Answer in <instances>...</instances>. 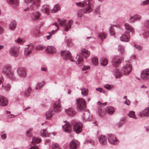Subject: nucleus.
I'll return each instance as SVG.
<instances>
[{
  "label": "nucleus",
  "instance_id": "nucleus-22",
  "mask_svg": "<svg viewBox=\"0 0 149 149\" xmlns=\"http://www.w3.org/2000/svg\"><path fill=\"white\" fill-rule=\"evenodd\" d=\"M9 4H12L13 6L16 7L19 5L18 0H6Z\"/></svg>",
  "mask_w": 149,
  "mask_h": 149
},
{
  "label": "nucleus",
  "instance_id": "nucleus-53",
  "mask_svg": "<svg viewBox=\"0 0 149 149\" xmlns=\"http://www.w3.org/2000/svg\"><path fill=\"white\" fill-rule=\"evenodd\" d=\"M104 88L107 90H109L111 88V86L109 84H106L104 86Z\"/></svg>",
  "mask_w": 149,
  "mask_h": 149
},
{
  "label": "nucleus",
  "instance_id": "nucleus-13",
  "mask_svg": "<svg viewBox=\"0 0 149 149\" xmlns=\"http://www.w3.org/2000/svg\"><path fill=\"white\" fill-rule=\"evenodd\" d=\"M121 61V59L118 56L113 57L112 60L113 65L114 67H117Z\"/></svg>",
  "mask_w": 149,
  "mask_h": 149
},
{
  "label": "nucleus",
  "instance_id": "nucleus-37",
  "mask_svg": "<svg viewBox=\"0 0 149 149\" xmlns=\"http://www.w3.org/2000/svg\"><path fill=\"white\" fill-rule=\"evenodd\" d=\"M81 93L82 95L85 96L88 94V90L87 88H83L81 89Z\"/></svg>",
  "mask_w": 149,
  "mask_h": 149
},
{
  "label": "nucleus",
  "instance_id": "nucleus-49",
  "mask_svg": "<svg viewBox=\"0 0 149 149\" xmlns=\"http://www.w3.org/2000/svg\"><path fill=\"white\" fill-rule=\"evenodd\" d=\"M95 13L97 14H99L100 13V7H97L95 9Z\"/></svg>",
  "mask_w": 149,
  "mask_h": 149
},
{
  "label": "nucleus",
  "instance_id": "nucleus-52",
  "mask_svg": "<svg viewBox=\"0 0 149 149\" xmlns=\"http://www.w3.org/2000/svg\"><path fill=\"white\" fill-rule=\"evenodd\" d=\"M109 31L110 34L111 35H113L114 34V31L112 27H110L109 28Z\"/></svg>",
  "mask_w": 149,
  "mask_h": 149
},
{
  "label": "nucleus",
  "instance_id": "nucleus-64",
  "mask_svg": "<svg viewBox=\"0 0 149 149\" xmlns=\"http://www.w3.org/2000/svg\"><path fill=\"white\" fill-rule=\"evenodd\" d=\"M49 33L50 35L47 36V39L48 40L49 39L51 38L52 35L51 32Z\"/></svg>",
  "mask_w": 149,
  "mask_h": 149
},
{
  "label": "nucleus",
  "instance_id": "nucleus-14",
  "mask_svg": "<svg viewBox=\"0 0 149 149\" xmlns=\"http://www.w3.org/2000/svg\"><path fill=\"white\" fill-rule=\"evenodd\" d=\"M40 16V13L39 12L35 11L31 14V17L32 20L36 21L39 19Z\"/></svg>",
  "mask_w": 149,
  "mask_h": 149
},
{
  "label": "nucleus",
  "instance_id": "nucleus-4",
  "mask_svg": "<svg viewBox=\"0 0 149 149\" xmlns=\"http://www.w3.org/2000/svg\"><path fill=\"white\" fill-rule=\"evenodd\" d=\"M61 56L65 60L69 59L71 62L74 61V60L72 59V57L70 52L68 51H63L61 53Z\"/></svg>",
  "mask_w": 149,
  "mask_h": 149
},
{
  "label": "nucleus",
  "instance_id": "nucleus-41",
  "mask_svg": "<svg viewBox=\"0 0 149 149\" xmlns=\"http://www.w3.org/2000/svg\"><path fill=\"white\" fill-rule=\"evenodd\" d=\"M31 87H29L27 90V91L25 93V95L26 97H28L29 96L31 92Z\"/></svg>",
  "mask_w": 149,
  "mask_h": 149
},
{
  "label": "nucleus",
  "instance_id": "nucleus-58",
  "mask_svg": "<svg viewBox=\"0 0 149 149\" xmlns=\"http://www.w3.org/2000/svg\"><path fill=\"white\" fill-rule=\"evenodd\" d=\"M124 120H120L119 123V126L122 125L124 123Z\"/></svg>",
  "mask_w": 149,
  "mask_h": 149
},
{
  "label": "nucleus",
  "instance_id": "nucleus-12",
  "mask_svg": "<svg viewBox=\"0 0 149 149\" xmlns=\"http://www.w3.org/2000/svg\"><path fill=\"white\" fill-rule=\"evenodd\" d=\"M109 136L108 140L109 143L113 144H116L118 143V140L116 139L115 136L110 134Z\"/></svg>",
  "mask_w": 149,
  "mask_h": 149
},
{
  "label": "nucleus",
  "instance_id": "nucleus-26",
  "mask_svg": "<svg viewBox=\"0 0 149 149\" xmlns=\"http://www.w3.org/2000/svg\"><path fill=\"white\" fill-rule=\"evenodd\" d=\"M114 75L116 78H119L122 76V73L120 72L117 69H115L113 72Z\"/></svg>",
  "mask_w": 149,
  "mask_h": 149
},
{
  "label": "nucleus",
  "instance_id": "nucleus-11",
  "mask_svg": "<svg viewBox=\"0 0 149 149\" xmlns=\"http://www.w3.org/2000/svg\"><path fill=\"white\" fill-rule=\"evenodd\" d=\"M40 0H35L32 5L30 6V8L32 10H36L40 6Z\"/></svg>",
  "mask_w": 149,
  "mask_h": 149
},
{
  "label": "nucleus",
  "instance_id": "nucleus-17",
  "mask_svg": "<svg viewBox=\"0 0 149 149\" xmlns=\"http://www.w3.org/2000/svg\"><path fill=\"white\" fill-rule=\"evenodd\" d=\"M139 115L140 117L149 116V108H146L143 111L140 112Z\"/></svg>",
  "mask_w": 149,
  "mask_h": 149
},
{
  "label": "nucleus",
  "instance_id": "nucleus-43",
  "mask_svg": "<svg viewBox=\"0 0 149 149\" xmlns=\"http://www.w3.org/2000/svg\"><path fill=\"white\" fill-rule=\"evenodd\" d=\"M129 116L130 117L133 118L134 119H136V117L135 114V113L134 111H130L128 114Z\"/></svg>",
  "mask_w": 149,
  "mask_h": 149
},
{
  "label": "nucleus",
  "instance_id": "nucleus-18",
  "mask_svg": "<svg viewBox=\"0 0 149 149\" xmlns=\"http://www.w3.org/2000/svg\"><path fill=\"white\" fill-rule=\"evenodd\" d=\"M56 48L53 46H48L46 49V52L47 53L53 54L56 52Z\"/></svg>",
  "mask_w": 149,
  "mask_h": 149
},
{
  "label": "nucleus",
  "instance_id": "nucleus-10",
  "mask_svg": "<svg viewBox=\"0 0 149 149\" xmlns=\"http://www.w3.org/2000/svg\"><path fill=\"white\" fill-rule=\"evenodd\" d=\"M18 75L20 77H25L26 75L25 69L23 68H19L17 70Z\"/></svg>",
  "mask_w": 149,
  "mask_h": 149
},
{
  "label": "nucleus",
  "instance_id": "nucleus-24",
  "mask_svg": "<svg viewBox=\"0 0 149 149\" xmlns=\"http://www.w3.org/2000/svg\"><path fill=\"white\" fill-rule=\"evenodd\" d=\"M50 7L48 5L44 6L42 7V8L41 9L42 12L49 15V13Z\"/></svg>",
  "mask_w": 149,
  "mask_h": 149
},
{
  "label": "nucleus",
  "instance_id": "nucleus-48",
  "mask_svg": "<svg viewBox=\"0 0 149 149\" xmlns=\"http://www.w3.org/2000/svg\"><path fill=\"white\" fill-rule=\"evenodd\" d=\"M53 24L55 25L57 27V29H56L55 31L54 30L52 31V32H51L52 33V34H54L55 33V32L57 31V30H58L59 29V27L58 26V24L57 23L55 22Z\"/></svg>",
  "mask_w": 149,
  "mask_h": 149
},
{
  "label": "nucleus",
  "instance_id": "nucleus-9",
  "mask_svg": "<svg viewBox=\"0 0 149 149\" xmlns=\"http://www.w3.org/2000/svg\"><path fill=\"white\" fill-rule=\"evenodd\" d=\"M141 78L145 80L149 79V69H146L143 70L141 74Z\"/></svg>",
  "mask_w": 149,
  "mask_h": 149
},
{
  "label": "nucleus",
  "instance_id": "nucleus-31",
  "mask_svg": "<svg viewBox=\"0 0 149 149\" xmlns=\"http://www.w3.org/2000/svg\"><path fill=\"white\" fill-rule=\"evenodd\" d=\"M3 100L1 101L2 105H0V106L3 107H5L7 106L8 103V99L6 97H3Z\"/></svg>",
  "mask_w": 149,
  "mask_h": 149
},
{
  "label": "nucleus",
  "instance_id": "nucleus-63",
  "mask_svg": "<svg viewBox=\"0 0 149 149\" xmlns=\"http://www.w3.org/2000/svg\"><path fill=\"white\" fill-rule=\"evenodd\" d=\"M30 149H39V148L37 146H33L31 147Z\"/></svg>",
  "mask_w": 149,
  "mask_h": 149
},
{
  "label": "nucleus",
  "instance_id": "nucleus-28",
  "mask_svg": "<svg viewBox=\"0 0 149 149\" xmlns=\"http://www.w3.org/2000/svg\"><path fill=\"white\" fill-rule=\"evenodd\" d=\"M67 114L69 116H73L76 114V112L72 108H69L66 110Z\"/></svg>",
  "mask_w": 149,
  "mask_h": 149
},
{
  "label": "nucleus",
  "instance_id": "nucleus-50",
  "mask_svg": "<svg viewBox=\"0 0 149 149\" xmlns=\"http://www.w3.org/2000/svg\"><path fill=\"white\" fill-rule=\"evenodd\" d=\"M149 4V0H145L142 1L141 4V5H145Z\"/></svg>",
  "mask_w": 149,
  "mask_h": 149
},
{
  "label": "nucleus",
  "instance_id": "nucleus-7",
  "mask_svg": "<svg viewBox=\"0 0 149 149\" xmlns=\"http://www.w3.org/2000/svg\"><path fill=\"white\" fill-rule=\"evenodd\" d=\"M11 66L10 65H6L5 66V70L6 74L7 76L10 78L13 79L14 78V75L13 73L11 70Z\"/></svg>",
  "mask_w": 149,
  "mask_h": 149
},
{
  "label": "nucleus",
  "instance_id": "nucleus-29",
  "mask_svg": "<svg viewBox=\"0 0 149 149\" xmlns=\"http://www.w3.org/2000/svg\"><path fill=\"white\" fill-rule=\"evenodd\" d=\"M77 146L74 141H71L69 144V149H76Z\"/></svg>",
  "mask_w": 149,
  "mask_h": 149
},
{
  "label": "nucleus",
  "instance_id": "nucleus-40",
  "mask_svg": "<svg viewBox=\"0 0 149 149\" xmlns=\"http://www.w3.org/2000/svg\"><path fill=\"white\" fill-rule=\"evenodd\" d=\"M41 134L43 136H48V133L46 129H43L40 132Z\"/></svg>",
  "mask_w": 149,
  "mask_h": 149
},
{
  "label": "nucleus",
  "instance_id": "nucleus-8",
  "mask_svg": "<svg viewBox=\"0 0 149 149\" xmlns=\"http://www.w3.org/2000/svg\"><path fill=\"white\" fill-rule=\"evenodd\" d=\"M82 124L81 123L77 122L74 125L73 129L76 133L78 134L82 131Z\"/></svg>",
  "mask_w": 149,
  "mask_h": 149
},
{
  "label": "nucleus",
  "instance_id": "nucleus-39",
  "mask_svg": "<svg viewBox=\"0 0 149 149\" xmlns=\"http://www.w3.org/2000/svg\"><path fill=\"white\" fill-rule=\"evenodd\" d=\"M92 62L93 64L95 65H98V59L97 58L94 57L92 60Z\"/></svg>",
  "mask_w": 149,
  "mask_h": 149
},
{
  "label": "nucleus",
  "instance_id": "nucleus-44",
  "mask_svg": "<svg viewBox=\"0 0 149 149\" xmlns=\"http://www.w3.org/2000/svg\"><path fill=\"white\" fill-rule=\"evenodd\" d=\"M106 36V35L104 33H100L99 35V38L102 40L103 39H105Z\"/></svg>",
  "mask_w": 149,
  "mask_h": 149
},
{
  "label": "nucleus",
  "instance_id": "nucleus-35",
  "mask_svg": "<svg viewBox=\"0 0 149 149\" xmlns=\"http://www.w3.org/2000/svg\"><path fill=\"white\" fill-rule=\"evenodd\" d=\"M16 27V22L14 21H13L11 22L9 25V28L12 30H14Z\"/></svg>",
  "mask_w": 149,
  "mask_h": 149
},
{
  "label": "nucleus",
  "instance_id": "nucleus-59",
  "mask_svg": "<svg viewBox=\"0 0 149 149\" xmlns=\"http://www.w3.org/2000/svg\"><path fill=\"white\" fill-rule=\"evenodd\" d=\"M134 46L135 47L139 50H140L142 49L141 47L139 45H135Z\"/></svg>",
  "mask_w": 149,
  "mask_h": 149
},
{
  "label": "nucleus",
  "instance_id": "nucleus-1",
  "mask_svg": "<svg viewBox=\"0 0 149 149\" xmlns=\"http://www.w3.org/2000/svg\"><path fill=\"white\" fill-rule=\"evenodd\" d=\"M90 0H86L83 2V3H77V5L80 7H83L86 6L87 7L85 10H79L77 13V16L79 17H81L83 16L84 13H89L92 10L91 4L90 3Z\"/></svg>",
  "mask_w": 149,
  "mask_h": 149
},
{
  "label": "nucleus",
  "instance_id": "nucleus-62",
  "mask_svg": "<svg viewBox=\"0 0 149 149\" xmlns=\"http://www.w3.org/2000/svg\"><path fill=\"white\" fill-rule=\"evenodd\" d=\"M98 103L100 105H103V106H104L107 104V103H102L100 102H98Z\"/></svg>",
  "mask_w": 149,
  "mask_h": 149
},
{
  "label": "nucleus",
  "instance_id": "nucleus-21",
  "mask_svg": "<svg viewBox=\"0 0 149 149\" xmlns=\"http://www.w3.org/2000/svg\"><path fill=\"white\" fill-rule=\"evenodd\" d=\"M76 58L77 59L78 58L77 61L76 62L77 64L79 66H82L83 64V58L82 56L80 55H77Z\"/></svg>",
  "mask_w": 149,
  "mask_h": 149
},
{
  "label": "nucleus",
  "instance_id": "nucleus-61",
  "mask_svg": "<svg viewBox=\"0 0 149 149\" xmlns=\"http://www.w3.org/2000/svg\"><path fill=\"white\" fill-rule=\"evenodd\" d=\"M1 138L3 139H5L6 138V134H2L1 136Z\"/></svg>",
  "mask_w": 149,
  "mask_h": 149
},
{
  "label": "nucleus",
  "instance_id": "nucleus-15",
  "mask_svg": "<svg viewBox=\"0 0 149 149\" xmlns=\"http://www.w3.org/2000/svg\"><path fill=\"white\" fill-rule=\"evenodd\" d=\"M65 123L62 126V127L65 132L69 133L72 130L71 126L67 122L65 121Z\"/></svg>",
  "mask_w": 149,
  "mask_h": 149
},
{
  "label": "nucleus",
  "instance_id": "nucleus-2",
  "mask_svg": "<svg viewBox=\"0 0 149 149\" xmlns=\"http://www.w3.org/2000/svg\"><path fill=\"white\" fill-rule=\"evenodd\" d=\"M53 107L54 111L50 110L46 113L45 116L47 119H50L55 114V112H59L61 110V105L60 99L54 103Z\"/></svg>",
  "mask_w": 149,
  "mask_h": 149
},
{
  "label": "nucleus",
  "instance_id": "nucleus-56",
  "mask_svg": "<svg viewBox=\"0 0 149 149\" xmlns=\"http://www.w3.org/2000/svg\"><path fill=\"white\" fill-rule=\"evenodd\" d=\"M119 49L121 53H123L124 52V50L123 46L121 45L119 46Z\"/></svg>",
  "mask_w": 149,
  "mask_h": 149
},
{
  "label": "nucleus",
  "instance_id": "nucleus-42",
  "mask_svg": "<svg viewBox=\"0 0 149 149\" xmlns=\"http://www.w3.org/2000/svg\"><path fill=\"white\" fill-rule=\"evenodd\" d=\"M58 22L59 24L61 26H63L65 25V23L66 22V21L65 20H61L60 19H58Z\"/></svg>",
  "mask_w": 149,
  "mask_h": 149
},
{
  "label": "nucleus",
  "instance_id": "nucleus-20",
  "mask_svg": "<svg viewBox=\"0 0 149 149\" xmlns=\"http://www.w3.org/2000/svg\"><path fill=\"white\" fill-rule=\"evenodd\" d=\"M120 40L122 41L128 42L130 39V36L128 33H125L122 35L120 38Z\"/></svg>",
  "mask_w": 149,
  "mask_h": 149
},
{
  "label": "nucleus",
  "instance_id": "nucleus-19",
  "mask_svg": "<svg viewBox=\"0 0 149 149\" xmlns=\"http://www.w3.org/2000/svg\"><path fill=\"white\" fill-rule=\"evenodd\" d=\"M98 140L100 143L102 145H104L107 143V139L104 135H102L99 136Z\"/></svg>",
  "mask_w": 149,
  "mask_h": 149
},
{
  "label": "nucleus",
  "instance_id": "nucleus-55",
  "mask_svg": "<svg viewBox=\"0 0 149 149\" xmlns=\"http://www.w3.org/2000/svg\"><path fill=\"white\" fill-rule=\"evenodd\" d=\"M96 90L100 92H102L103 93H105V91L100 88H96Z\"/></svg>",
  "mask_w": 149,
  "mask_h": 149
},
{
  "label": "nucleus",
  "instance_id": "nucleus-25",
  "mask_svg": "<svg viewBox=\"0 0 149 149\" xmlns=\"http://www.w3.org/2000/svg\"><path fill=\"white\" fill-rule=\"evenodd\" d=\"M81 55H83L85 57H88L90 55V52L86 49H83L81 52Z\"/></svg>",
  "mask_w": 149,
  "mask_h": 149
},
{
  "label": "nucleus",
  "instance_id": "nucleus-16",
  "mask_svg": "<svg viewBox=\"0 0 149 149\" xmlns=\"http://www.w3.org/2000/svg\"><path fill=\"white\" fill-rule=\"evenodd\" d=\"M33 48L32 45H30L27 46L25 49L24 54L26 56H28L32 52V50Z\"/></svg>",
  "mask_w": 149,
  "mask_h": 149
},
{
  "label": "nucleus",
  "instance_id": "nucleus-47",
  "mask_svg": "<svg viewBox=\"0 0 149 149\" xmlns=\"http://www.w3.org/2000/svg\"><path fill=\"white\" fill-rule=\"evenodd\" d=\"M52 149H61V148L58 144H55L52 146Z\"/></svg>",
  "mask_w": 149,
  "mask_h": 149
},
{
  "label": "nucleus",
  "instance_id": "nucleus-23",
  "mask_svg": "<svg viewBox=\"0 0 149 149\" xmlns=\"http://www.w3.org/2000/svg\"><path fill=\"white\" fill-rule=\"evenodd\" d=\"M73 21L72 20H69L67 24L65 26V31H67L71 28V25L73 23Z\"/></svg>",
  "mask_w": 149,
  "mask_h": 149
},
{
  "label": "nucleus",
  "instance_id": "nucleus-30",
  "mask_svg": "<svg viewBox=\"0 0 149 149\" xmlns=\"http://www.w3.org/2000/svg\"><path fill=\"white\" fill-rule=\"evenodd\" d=\"M141 18L140 17L139 15H135L132 17H131L129 20L131 22H134V21L139 20Z\"/></svg>",
  "mask_w": 149,
  "mask_h": 149
},
{
  "label": "nucleus",
  "instance_id": "nucleus-36",
  "mask_svg": "<svg viewBox=\"0 0 149 149\" xmlns=\"http://www.w3.org/2000/svg\"><path fill=\"white\" fill-rule=\"evenodd\" d=\"M41 141V139L39 138L33 137V138L32 141L31 142V146H32V144L36 143H38Z\"/></svg>",
  "mask_w": 149,
  "mask_h": 149
},
{
  "label": "nucleus",
  "instance_id": "nucleus-57",
  "mask_svg": "<svg viewBox=\"0 0 149 149\" xmlns=\"http://www.w3.org/2000/svg\"><path fill=\"white\" fill-rule=\"evenodd\" d=\"M5 88L6 90L8 91L10 89V86L9 84H7L5 86Z\"/></svg>",
  "mask_w": 149,
  "mask_h": 149
},
{
  "label": "nucleus",
  "instance_id": "nucleus-54",
  "mask_svg": "<svg viewBox=\"0 0 149 149\" xmlns=\"http://www.w3.org/2000/svg\"><path fill=\"white\" fill-rule=\"evenodd\" d=\"M99 112L100 116L101 117H103L105 115V113L104 112H102L101 110H100Z\"/></svg>",
  "mask_w": 149,
  "mask_h": 149
},
{
  "label": "nucleus",
  "instance_id": "nucleus-45",
  "mask_svg": "<svg viewBox=\"0 0 149 149\" xmlns=\"http://www.w3.org/2000/svg\"><path fill=\"white\" fill-rule=\"evenodd\" d=\"M45 48V47L42 46L41 45H38L36 47V49L38 50H42Z\"/></svg>",
  "mask_w": 149,
  "mask_h": 149
},
{
  "label": "nucleus",
  "instance_id": "nucleus-5",
  "mask_svg": "<svg viewBox=\"0 0 149 149\" xmlns=\"http://www.w3.org/2000/svg\"><path fill=\"white\" fill-rule=\"evenodd\" d=\"M132 66L130 64H127L124 66L121 70V72L123 74L129 73L131 71Z\"/></svg>",
  "mask_w": 149,
  "mask_h": 149
},
{
  "label": "nucleus",
  "instance_id": "nucleus-34",
  "mask_svg": "<svg viewBox=\"0 0 149 149\" xmlns=\"http://www.w3.org/2000/svg\"><path fill=\"white\" fill-rule=\"evenodd\" d=\"M125 26L128 32H130V31L132 32H133V29L130 26L129 24L126 23L125 24Z\"/></svg>",
  "mask_w": 149,
  "mask_h": 149
},
{
  "label": "nucleus",
  "instance_id": "nucleus-60",
  "mask_svg": "<svg viewBox=\"0 0 149 149\" xmlns=\"http://www.w3.org/2000/svg\"><path fill=\"white\" fill-rule=\"evenodd\" d=\"M125 104H127L128 105H129L130 104L129 100H128L126 99L125 102Z\"/></svg>",
  "mask_w": 149,
  "mask_h": 149
},
{
  "label": "nucleus",
  "instance_id": "nucleus-32",
  "mask_svg": "<svg viewBox=\"0 0 149 149\" xmlns=\"http://www.w3.org/2000/svg\"><path fill=\"white\" fill-rule=\"evenodd\" d=\"M100 63L102 65L106 66L107 64L108 61L105 58L102 57L100 60Z\"/></svg>",
  "mask_w": 149,
  "mask_h": 149
},
{
  "label": "nucleus",
  "instance_id": "nucleus-51",
  "mask_svg": "<svg viewBox=\"0 0 149 149\" xmlns=\"http://www.w3.org/2000/svg\"><path fill=\"white\" fill-rule=\"evenodd\" d=\"M90 68V66H89L84 65L82 69V71H85L89 70Z\"/></svg>",
  "mask_w": 149,
  "mask_h": 149
},
{
  "label": "nucleus",
  "instance_id": "nucleus-6",
  "mask_svg": "<svg viewBox=\"0 0 149 149\" xmlns=\"http://www.w3.org/2000/svg\"><path fill=\"white\" fill-rule=\"evenodd\" d=\"M19 48L17 47H14L10 49V53L11 56L17 57L19 54Z\"/></svg>",
  "mask_w": 149,
  "mask_h": 149
},
{
  "label": "nucleus",
  "instance_id": "nucleus-27",
  "mask_svg": "<svg viewBox=\"0 0 149 149\" xmlns=\"http://www.w3.org/2000/svg\"><path fill=\"white\" fill-rule=\"evenodd\" d=\"M106 111L110 114H112L114 112V108L110 106L106 107L105 109Z\"/></svg>",
  "mask_w": 149,
  "mask_h": 149
},
{
  "label": "nucleus",
  "instance_id": "nucleus-33",
  "mask_svg": "<svg viewBox=\"0 0 149 149\" xmlns=\"http://www.w3.org/2000/svg\"><path fill=\"white\" fill-rule=\"evenodd\" d=\"M61 8L58 4H56L54 6L53 9L52 10V13H55L60 10Z\"/></svg>",
  "mask_w": 149,
  "mask_h": 149
},
{
  "label": "nucleus",
  "instance_id": "nucleus-38",
  "mask_svg": "<svg viewBox=\"0 0 149 149\" xmlns=\"http://www.w3.org/2000/svg\"><path fill=\"white\" fill-rule=\"evenodd\" d=\"M45 84L44 82H42L41 83L39 82L37 84L36 87V89H40Z\"/></svg>",
  "mask_w": 149,
  "mask_h": 149
},
{
  "label": "nucleus",
  "instance_id": "nucleus-3",
  "mask_svg": "<svg viewBox=\"0 0 149 149\" xmlns=\"http://www.w3.org/2000/svg\"><path fill=\"white\" fill-rule=\"evenodd\" d=\"M77 108L79 111H83L86 107L85 100L83 98H79L77 100Z\"/></svg>",
  "mask_w": 149,
  "mask_h": 149
},
{
  "label": "nucleus",
  "instance_id": "nucleus-46",
  "mask_svg": "<svg viewBox=\"0 0 149 149\" xmlns=\"http://www.w3.org/2000/svg\"><path fill=\"white\" fill-rule=\"evenodd\" d=\"M15 42L19 44H22L24 42L25 40L19 38L17 40H15Z\"/></svg>",
  "mask_w": 149,
  "mask_h": 149
}]
</instances>
